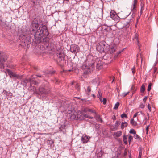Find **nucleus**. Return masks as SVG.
<instances>
[{
  "label": "nucleus",
  "instance_id": "nucleus-40",
  "mask_svg": "<svg viewBox=\"0 0 158 158\" xmlns=\"http://www.w3.org/2000/svg\"><path fill=\"white\" fill-rule=\"evenodd\" d=\"M142 150L141 149H140L139 151V157H141V155H142Z\"/></svg>",
  "mask_w": 158,
  "mask_h": 158
},
{
  "label": "nucleus",
  "instance_id": "nucleus-53",
  "mask_svg": "<svg viewBox=\"0 0 158 158\" xmlns=\"http://www.w3.org/2000/svg\"><path fill=\"white\" fill-rule=\"evenodd\" d=\"M93 97H94V98H95V96L94 94H93L92 95Z\"/></svg>",
  "mask_w": 158,
  "mask_h": 158
},
{
  "label": "nucleus",
  "instance_id": "nucleus-24",
  "mask_svg": "<svg viewBox=\"0 0 158 158\" xmlns=\"http://www.w3.org/2000/svg\"><path fill=\"white\" fill-rule=\"evenodd\" d=\"M83 115L84 117H85L86 118H90V119H92L93 118V117L90 116L89 115H88V114H83Z\"/></svg>",
  "mask_w": 158,
  "mask_h": 158
},
{
  "label": "nucleus",
  "instance_id": "nucleus-33",
  "mask_svg": "<svg viewBox=\"0 0 158 158\" xmlns=\"http://www.w3.org/2000/svg\"><path fill=\"white\" fill-rule=\"evenodd\" d=\"M153 69H154V72H153V73L154 74L156 73H157V69L156 68L154 67V68Z\"/></svg>",
  "mask_w": 158,
  "mask_h": 158
},
{
  "label": "nucleus",
  "instance_id": "nucleus-50",
  "mask_svg": "<svg viewBox=\"0 0 158 158\" xmlns=\"http://www.w3.org/2000/svg\"><path fill=\"white\" fill-rule=\"evenodd\" d=\"M35 76H37L38 77H42V76L40 75H35Z\"/></svg>",
  "mask_w": 158,
  "mask_h": 158
},
{
  "label": "nucleus",
  "instance_id": "nucleus-5",
  "mask_svg": "<svg viewBox=\"0 0 158 158\" xmlns=\"http://www.w3.org/2000/svg\"><path fill=\"white\" fill-rule=\"evenodd\" d=\"M38 26L39 25L38 23H32V31H36V35H40V33H38L39 32L40 33L41 32L40 29H38Z\"/></svg>",
  "mask_w": 158,
  "mask_h": 158
},
{
  "label": "nucleus",
  "instance_id": "nucleus-39",
  "mask_svg": "<svg viewBox=\"0 0 158 158\" xmlns=\"http://www.w3.org/2000/svg\"><path fill=\"white\" fill-rule=\"evenodd\" d=\"M139 112H137L135 113L133 116V118L136 117L137 115H140V114H139Z\"/></svg>",
  "mask_w": 158,
  "mask_h": 158
},
{
  "label": "nucleus",
  "instance_id": "nucleus-15",
  "mask_svg": "<svg viewBox=\"0 0 158 158\" xmlns=\"http://www.w3.org/2000/svg\"><path fill=\"white\" fill-rule=\"evenodd\" d=\"M127 123L126 122H123L122 123L121 126V129H123L125 127H126L127 126Z\"/></svg>",
  "mask_w": 158,
  "mask_h": 158
},
{
  "label": "nucleus",
  "instance_id": "nucleus-45",
  "mask_svg": "<svg viewBox=\"0 0 158 158\" xmlns=\"http://www.w3.org/2000/svg\"><path fill=\"white\" fill-rule=\"evenodd\" d=\"M42 38V37L40 36L39 37H38V39H39V42H40L41 41V39Z\"/></svg>",
  "mask_w": 158,
  "mask_h": 158
},
{
  "label": "nucleus",
  "instance_id": "nucleus-25",
  "mask_svg": "<svg viewBox=\"0 0 158 158\" xmlns=\"http://www.w3.org/2000/svg\"><path fill=\"white\" fill-rule=\"evenodd\" d=\"M129 133L131 134H134V135H135L136 134V131L134 129H131L130 131H129Z\"/></svg>",
  "mask_w": 158,
  "mask_h": 158
},
{
  "label": "nucleus",
  "instance_id": "nucleus-11",
  "mask_svg": "<svg viewBox=\"0 0 158 158\" xmlns=\"http://www.w3.org/2000/svg\"><path fill=\"white\" fill-rule=\"evenodd\" d=\"M138 0H134L133 3L132 4V10L133 13H134L136 10V5H137Z\"/></svg>",
  "mask_w": 158,
  "mask_h": 158
},
{
  "label": "nucleus",
  "instance_id": "nucleus-49",
  "mask_svg": "<svg viewBox=\"0 0 158 158\" xmlns=\"http://www.w3.org/2000/svg\"><path fill=\"white\" fill-rule=\"evenodd\" d=\"M88 109H84V112H86L87 111H88Z\"/></svg>",
  "mask_w": 158,
  "mask_h": 158
},
{
  "label": "nucleus",
  "instance_id": "nucleus-16",
  "mask_svg": "<svg viewBox=\"0 0 158 158\" xmlns=\"http://www.w3.org/2000/svg\"><path fill=\"white\" fill-rule=\"evenodd\" d=\"M116 48L115 47H111L110 49V54H113L116 50Z\"/></svg>",
  "mask_w": 158,
  "mask_h": 158
},
{
  "label": "nucleus",
  "instance_id": "nucleus-31",
  "mask_svg": "<svg viewBox=\"0 0 158 158\" xmlns=\"http://www.w3.org/2000/svg\"><path fill=\"white\" fill-rule=\"evenodd\" d=\"M129 93V92H128L127 93H123L122 94V96L123 97H125Z\"/></svg>",
  "mask_w": 158,
  "mask_h": 158
},
{
  "label": "nucleus",
  "instance_id": "nucleus-3",
  "mask_svg": "<svg viewBox=\"0 0 158 158\" xmlns=\"http://www.w3.org/2000/svg\"><path fill=\"white\" fill-rule=\"evenodd\" d=\"M7 56L5 53H0V68H2L4 67V63L7 60Z\"/></svg>",
  "mask_w": 158,
  "mask_h": 158
},
{
  "label": "nucleus",
  "instance_id": "nucleus-51",
  "mask_svg": "<svg viewBox=\"0 0 158 158\" xmlns=\"http://www.w3.org/2000/svg\"><path fill=\"white\" fill-rule=\"evenodd\" d=\"M127 150L126 149H125V152H124V155H126V154L127 153Z\"/></svg>",
  "mask_w": 158,
  "mask_h": 158
},
{
  "label": "nucleus",
  "instance_id": "nucleus-23",
  "mask_svg": "<svg viewBox=\"0 0 158 158\" xmlns=\"http://www.w3.org/2000/svg\"><path fill=\"white\" fill-rule=\"evenodd\" d=\"M120 122L119 121H117L114 125L115 127L117 128L120 124Z\"/></svg>",
  "mask_w": 158,
  "mask_h": 158
},
{
  "label": "nucleus",
  "instance_id": "nucleus-26",
  "mask_svg": "<svg viewBox=\"0 0 158 158\" xmlns=\"http://www.w3.org/2000/svg\"><path fill=\"white\" fill-rule=\"evenodd\" d=\"M119 105V103L118 102H117L115 105L114 106V109L116 110L117 109Z\"/></svg>",
  "mask_w": 158,
  "mask_h": 158
},
{
  "label": "nucleus",
  "instance_id": "nucleus-6",
  "mask_svg": "<svg viewBox=\"0 0 158 158\" xmlns=\"http://www.w3.org/2000/svg\"><path fill=\"white\" fill-rule=\"evenodd\" d=\"M79 49L78 45L73 44L71 45L70 50L72 53H75L78 52Z\"/></svg>",
  "mask_w": 158,
  "mask_h": 158
},
{
  "label": "nucleus",
  "instance_id": "nucleus-41",
  "mask_svg": "<svg viewBox=\"0 0 158 158\" xmlns=\"http://www.w3.org/2000/svg\"><path fill=\"white\" fill-rule=\"evenodd\" d=\"M131 70L132 73H134L135 72V67H134L131 69Z\"/></svg>",
  "mask_w": 158,
  "mask_h": 158
},
{
  "label": "nucleus",
  "instance_id": "nucleus-4",
  "mask_svg": "<svg viewBox=\"0 0 158 158\" xmlns=\"http://www.w3.org/2000/svg\"><path fill=\"white\" fill-rule=\"evenodd\" d=\"M7 73L10 76V77H13L16 78L21 79L23 77V75L19 76L12 72L9 69H7L6 70Z\"/></svg>",
  "mask_w": 158,
  "mask_h": 158
},
{
  "label": "nucleus",
  "instance_id": "nucleus-19",
  "mask_svg": "<svg viewBox=\"0 0 158 158\" xmlns=\"http://www.w3.org/2000/svg\"><path fill=\"white\" fill-rule=\"evenodd\" d=\"M35 75L34 76V75H32L31 77V78L28 79H25V81H26L27 82H31L32 81V79H35V78H36V77H35Z\"/></svg>",
  "mask_w": 158,
  "mask_h": 158
},
{
  "label": "nucleus",
  "instance_id": "nucleus-20",
  "mask_svg": "<svg viewBox=\"0 0 158 158\" xmlns=\"http://www.w3.org/2000/svg\"><path fill=\"white\" fill-rule=\"evenodd\" d=\"M131 123L134 126H135L137 124V123L135 121L133 118L131 119L130 121Z\"/></svg>",
  "mask_w": 158,
  "mask_h": 158
},
{
  "label": "nucleus",
  "instance_id": "nucleus-37",
  "mask_svg": "<svg viewBox=\"0 0 158 158\" xmlns=\"http://www.w3.org/2000/svg\"><path fill=\"white\" fill-rule=\"evenodd\" d=\"M137 5H136V6ZM132 6H131V12H130V13H132V18H133V17L134 16H135V12H136V11L134 12V13H133V11H132Z\"/></svg>",
  "mask_w": 158,
  "mask_h": 158
},
{
  "label": "nucleus",
  "instance_id": "nucleus-10",
  "mask_svg": "<svg viewBox=\"0 0 158 158\" xmlns=\"http://www.w3.org/2000/svg\"><path fill=\"white\" fill-rule=\"evenodd\" d=\"M89 138L85 135H83L81 138V141L84 143H87L89 141Z\"/></svg>",
  "mask_w": 158,
  "mask_h": 158
},
{
  "label": "nucleus",
  "instance_id": "nucleus-54",
  "mask_svg": "<svg viewBox=\"0 0 158 158\" xmlns=\"http://www.w3.org/2000/svg\"><path fill=\"white\" fill-rule=\"evenodd\" d=\"M74 82H72L71 83V85H73V84H74Z\"/></svg>",
  "mask_w": 158,
  "mask_h": 158
},
{
  "label": "nucleus",
  "instance_id": "nucleus-42",
  "mask_svg": "<svg viewBox=\"0 0 158 158\" xmlns=\"http://www.w3.org/2000/svg\"><path fill=\"white\" fill-rule=\"evenodd\" d=\"M148 108L150 111H151V107L150 105L148 104Z\"/></svg>",
  "mask_w": 158,
  "mask_h": 158
},
{
  "label": "nucleus",
  "instance_id": "nucleus-47",
  "mask_svg": "<svg viewBox=\"0 0 158 158\" xmlns=\"http://www.w3.org/2000/svg\"><path fill=\"white\" fill-rule=\"evenodd\" d=\"M147 97H145L143 99V101L144 102H146V100L147 99Z\"/></svg>",
  "mask_w": 158,
  "mask_h": 158
},
{
  "label": "nucleus",
  "instance_id": "nucleus-13",
  "mask_svg": "<svg viewBox=\"0 0 158 158\" xmlns=\"http://www.w3.org/2000/svg\"><path fill=\"white\" fill-rule=\"evenodd\" d=\"M103 62L101 61H99L97 64L96 68L98 69H100L102 68Z\"/></svg>",
  "mask_w": 158,
  "mask_h": 158
},
{
  "label": "nucleus",
  "instance_id": "nucleus-38",
  "mask_svg": "<svg viewBox=\"0 0 158 158\" xmlns=\"http://www.w3.org/2000/svg\"><path fill=\"white\" fill-rule=\"evenodd\" d=\"M144 4L142 3V2H141V9L142 8L143 9H144Z\"/></svg>",
  "mask_w": 158,
  "mask_h": 158
},
{
  "label": "nucleus",
  "instance_id": "nucleus-22",
  "mask_svg": "<svg viewBox=\"0 0 158 158\" xmlns=\"http://www.w3.org/2000/svg\"><path fill=\"white\" fill-rule=\"evenodd\" d=\"M97 96L98 97L100 100L101 101L102 99V94L99 91L98 92Z\"/></svg>",
  "mask_w": 158,
  "mask_h": 158
},
{
  "label": "nucleus",
  "instance_id": "nucleus-52",
  "mask_svg": "<svg viewBox=\"0 0 158 158\" xmlns=\"http://www.w3.org/2000/svg\"><path fill=\"white\" fill-rule=\"evenodd\" d=\"M139 112V114H143V112H142V111H140V112Z\"/></svg>",
  "mask_w": 158,
  "mask_h": 158
},
{
  "label": "nucleus",
  "instance_id": "nucleus-48",
  "mask_svg": "<svg viewBox=\"0 0 158 158\" xmlns=\"http://www.w3.org/2000/svg\"><path fill=\"white\" fill-rule=\"evenodd\" d=\"M143 10H144V9H143L142 8L141 9L140 11V13L141 15L142 14V12H143Z\"/></svg>",
  "mask_w": 158,
  "mask_h": 158
},
{
  "label": "nucleus",
  "instance_id": "nucleus-29",
  "mask_svg": "<svg viewBox=\"0 0 158 158\" xmlns=\"http://www.w3.org/2000/svg\"><path fill=\"white\" fill-rule=\"evenodd\" d=\"M129 17H127L125 19V22L127 23H129L131 20V19H128Z\"/></svg>",
  "mask_w": 158,
  "mask_h": 158
},
{
  "label": "nucleus",
  "instance_id": "nucleus-21",
  "mask_svg": "<svg viewBox=\"0 0 158 158\" xmlns=\"http://www.w3.org/2000/svg\"><path fill=\"white\" fill-rule=\"evenodd\" d=\"M145 90V86L144 84H142L141 88H140V92L141 93H143Z\"/></svg>",
  "mask_w": 158,
  "mask_h": 158
},
{
  "label": "nucleus",
  "instance_id": "nucleus-17",
  "mask_svg": "<svg viewBox=\"0 0 158 158\" xmlns=\"http://www.w3.org/2000/svg\"><path fill=\"white\" fill-rule=\"evenodd\" d=\"M123 139L124 141V142L125 144H127V138L126 136L125 135H123Z\"/></svg>",
  "mask_w": 158,
  "mask_h": 158
},
{
  "label": "nucleus",
  "instance_id": "nucleus-18",
  "mask_svg": "<svg viewBox=\"0 0 158 158\" xmlns=\"http://www.w3.org/2000/svg\"><path fill=\"white\" fill-rule=\"evenodd\" d=\"M91 90V87L90 86H88L87 88V90L85 91L87 94L89 95L90 94V92Z\"/></svg>",
  "mask_w": 158,
  "mask_h": 158
},
{
  "label": "nucleus",
  "instance_id": "nucleus-43",
  "mask_svg": "<svg viewBox=\"0 0 158 158\" xmlns=\"http://www.w3.org/2000/svg\"><path fill=\"white\" fill-rule=\"evenodd\" d=\"M88 111L89 112H91L92 113L94 112V111L92 109H88Z\"/></svg>",
  "mask_w": 158,
  "mask_h": 158
},
{
  "label": "nucleus",
  "instance_id": "nucleus-9",
  "mask_svg": "<svg viewBox=\"0 0 158 158\" xmlns=\"http://www.w3.org/2000/svg\"><path fill=\"white\" fill-rule=\"evenodd\" d=\"M110 15L111 18L114 20L118 21L119 19V17L116 14V13L114 12H111Z\"/></svg>",
  "mask_w": 158,
  "mask_h": 158
},
{
  "label": "nucleus",
  "instance_id": "nucleus-27",
  "mask_svg": "<svg viewBox=\"0 0 158 158\" xmlns=\"http://www.w3.org/2000/svg\"><path fill=\"white\" fill-rule=\"evenodd\" d=\"M123 51H119L118 52H117V53L115 54L114 56V57L116 58L118 57V55Z\"/></svg>",
  "mask_w": 158,
  "mask_h": 158
},
{
  "label": "nucleus",
  "instance_id": "nucleus-7",
  "mask_svg": "<svg viewBox=\"0 0 158 158\" xmlns=\"http://www.w3.org/2000/svg\"><path fill=\"white\" fill-rule=\"evenodd\" d=\"M57 56L60 60H64L65 54L63 51L60 52L58 51L57 53Z\"/></svg>",
  "mask_w": 158,
  "mask_h": 158
},
{
  "label": "nucleus",
  "instance_id": "nucleus-8",
  "mask_svg": "<svg viewBox=\"0 0 158 158\" xmlns=\"http://www.w3.org/2000/svg\"><path fill=\"white\" fill-rule=\"evenodd\" d=\"M39 91L41 94H47L49 93L50 90L49 89H46L45 88L41 86L39 89Z\"/></svg>",
  "mask_w": 158,
  "mask_h": 158
},
{
  "label": "nucleus",
  "instance_id": "nucleus-34",
  "mask_svg": "<svg viewBox=\"0 0 158 158\" xmlns=\"http://www.w3.org/2000/svg\"><path fill=\"white\" fill-rule=\"evenodd\" d=\"M107 100L105 98H103L102 100V102L103 104L105 105L106 103Z\"/></svg>",
  "mask_w": 158,
  "mask_h": 158
},
{
  "label": "nucleus",
  "instance_id": "nucleus-30",
  "mask_svg": "<svg viewBox=\"0 0 158 158\" xmlns=\"http://www.w3.org/2000/svg\"><path fill=\"white\" fill-rule=\"evenodd\" d=\"M133 138V137L132 136L130 135L129 136L128 138V141L129 144L130 143L131 140H132Z\"/></svg>",
  "mask_w": 158,
  "mask_h": 158
},
{
  "label": "nucleus",
  "instance_id": "nucleus-35",
  "mask_svg": "<svg viewBox=\"0 0 158 158\" xmlns=\"http://www.w3.org/2000/svg\"><path fill=\"white\" fill-rule=\"evenodd\" d=\"M121 116L122 118H123L124 117L126 118L127 117V115L126 114L123 113L121 115Z\"/></svg>",
  "mask_w": 158,
  "mask_h": 158
},
{
  "label": "nucleus",
  "instance_id": "nucleus-56",
  "mask_svg": "<svg viewBox=\"0 0 158 158\" xmlns=\"http://www.w3.org/2000/svg\"><path fill=\"white\" fill-rule=\"evenodd\" d=\"M138 158H141V157H138Z\"/></svg>",
  "mask_w": 158,
  "mask_h": 158
},
{
  "label": "nucleus",
  "instance_id": "nucleus-12",
  "mask_svg": "<svg viewBox=\"0 0 158 158\" xmlns=\"http://www.w3.org/2000/svg\"><path fill=\"white\" fill-rule=\"evenodd\" d=\"M70 111L71 112V113L70 112V114H71L70 117V119L73 120L75 118L77 115V113L75 110L72 111L70 110Z\"/></svg>",
  "mask_w": 158,
  "mask_h": 158
},
{
  "label": "nucleus",
  "instance_id": "nucleus-46",
  "mask_svg": "<svg viewBox=\"0 0 158 158\" xmlns=\"http://www.w3.org/2000/svg\"><path fill=\"white\" fill-rule=\"evenodd\" d=\"M38 0H31L32 2L34 3H37L38 2Z\"/></svg>",
  "mask_w": 158,
  "mask_h": 158
},
{
  "label": "nucleus",
  "instance_id": "nucleus-32",
  "mask_svg": "<svg viewBox=\"0 0 158 158\" xmlns=\"http://www.w3.org/2000/svg\"><path fill=\"white\" fill-rule=\"evenodd\" d=\"M135 135H134V137L135 139H140V137H139V136L137 134H135Z\"/></svg>",
  "mask_w": 158,
  "mask_h": 158
},
{
  "label": "nucleus",
  "instance_id": "nucleus-36",
  "mask_svg": "<svg viewBox=\"0 0 158 158\" xmlns=\"http://www.w3.org/2000/svg\"><path fill=\"white\" fill-rule=\"evenodd\" d=\"M139 106L140 108L143 109L145 105L143 103H141Z\"/></svg>",
  "mask_w": 158,
  "mask_h": 158
},
{
  "label": "nucleus",
  "instance_id": "nucleus-55",
  "mask_svg": "<svg viewBox=\"0 0 158 158\" xmlns=\"http://www.w3.org/2000/svg\"><path fill=\"white\" fill-rule=\"evenodd\" d=\"M136 40L137 41V42H138V39L137 38H136Z\"/></svg>",
  "mask_w": 158,
  "mask_h": 158
},
{
  "label": "nucleus",
  "instance_id": "nucleus-14",
  "mask_svg": "<svg viewBox=\"0 0 158 158\" xmlns=\"http://www.w3.org/2000/svg\"><path fill=\"white\" fill-rule=\"evenodd\" d=\"M122 134V132L121 131H118L117 132H114L113 133V135L117 137H120Z\"/></svg>",
  "mask_w": 158,
  "mask_h": 158
},
{
  "label": "nucleus",
  "instance_id": "nucleus-44",
  "mask_svg": "<svg viewBox=\"0 0 158 158\" xmlns=\"http://www.w3.org/2000/svg\"><path fill=\"white\" fill-rule=\"evenodd\" d=\"M149 126H148L146 127V134H148V129H149Z\"/></svg>",
  "mask_w": 158,
  "mask_h": 158
},
{
  "label": "nucleus",
  "instance_id": "nucleus-28",
  "mask_svg": "<svg viewBox=\"0 0 158 158\" xmlns=\"http://www.w3.org/2000/svg\"><path fill=\"white\" fill-rule=\"evenodd\" d=\"M152 85V83H150L148 85V88L147 89V90L148 92H149L150 91Z\"/></svg>",
  "mask_w": 158,
  "mask_h": 158
},
{
  "label": "nucleus",
  "instance_id": "nucleus-1",
  "mask_svg": "<svg viewBox=\"0 0 158 158\" xmlns=\"http://www.w3.org/2000/svg\"><path fill=\"white\" fill-rule=\"evenodd\" d=\"M108 49L105 41H101L97 44L96 49L100 53L107 51L108 50Z\"/></svg>",
  "mask_w": 158,
  "mask_h": 158
},
{
  "label": "nucleus",
  "instance_id": "nucleus-2",
  "mask_svg": "<svg viewBox=\"0 0 158 158\" xmlns=\"http://www.w3.org/2000/svg\"><path fill=\"white\" fill-rule=\"evenodd\" d=\"M94 65L93 64L90 66L83 65L82 66V69L83 70H85L84 71V74H88L92 72L94 69Z\"/></svg>",
  "mask_w": 158,
  "mask_h": 158
}]
</instances>
